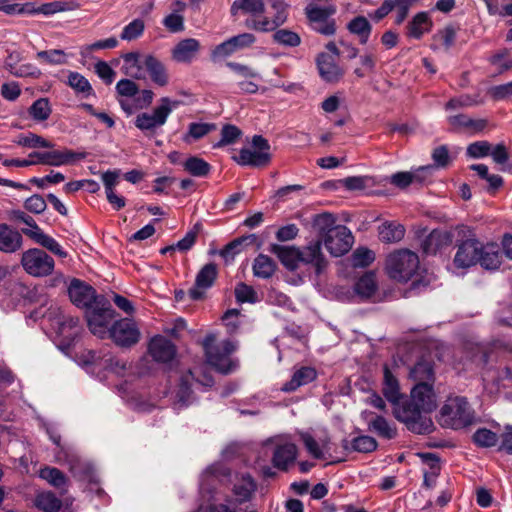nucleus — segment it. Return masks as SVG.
I'll use <instances>...</instances> for the list:
<instances>
[{
	"mask_svg": "<svg viewBox=\"0 0 512 512\" xmlns=\"http://www.w3.org/2000/svg\"><path fill=\"white\" fill-rule=\"evenodd\" d=\"M114 310L110 301L104 297L86 311V320L91 333L103 339L109 335L110 323L114 318Z\"/></svg>",
	"mask_w": 512,
	"mask_h": 512,
	"instance_id": "nucleus-7",
	"label": "nucleus"
},
{
	"mask_svg": "<svg viewBox=\"0 0 512 512\" xmlns=\"http://www.w3.org/2000/svg\"><path fill=\"white\" fill-rule=\"evenodd\" d=\"M411 400L426 414L437 407L436 395L430 383L415 384L411 390Z\"/></svg>",
	"mask_w": 512,
	"mask_h": 512,
	"instance_id": "nucleus-19",
	"label": "nucleus"
},
{
	"mask_svg": "<svg viewBox=\"0 0 512 512\" xmlns=\"http://www.w3.org/2000/svg\"><path fill=\"white\" fill-rule=\"evenodd\" d=\"M488 94L494 100H503L512 96V81L506 84L497 85L489 88Z\"/></svg>",
	"mask_w": 512,
	"mask_h": 512,
	"instance_id": "nucleus-64",
	"label": "nucleus"
},
{
	"mask_svg": "<svg viewBox=\"0 0 512 512\" xmlns=\"http://www.w3.org/2000/svg\"><path fill=\"white\" fill-rule=\"evenodd\" d=\"M298 454V448L294 443L277 441L272 455V464L275 468L287 471L294 464Z\"/></svg>",
	"mask_w": 512,
	"mask_h": 512,
	"instance_id": "nucleus-16",
	"label": "nucleus"
},
{
	"mask_svg": "<svg viewBox=\"0 0 512 512\" xmlns=\"http://www.w3.org/2000/svg\"><path fill=\"white\" fill-rule=\"evenodd\" d=\"M21 265L28 275L36 278L51 275L55 268L54 259L39 248H31L23 252Z\"/></svg>",
	"mask_w": 512,
	"mask_h": 512,
	"instance_id": "nucleus-9",
	"label": "nucleus"
},
{
	"mask_svg": "<svg viewBox=\"0 0 512 512\" xmlns=\"http://www.w3.org/2000/svg\"><path fill=\"white\" fill-rule=\"evenodd\" d=\"M235 297L238 302L244 303V302H255L257 299V294L255 290L245 284V283H239L235 288Z\"/></svg>",
	"mask_w": 512,
	"mask_h": 512,
	"instance_id": "nucleus-61",
	"label": "nucleus"
},
{
	"mask_svg": "<svg viewBox=\"0 0 512 512\" xmlns=\"http://www.w3.org/2000/svg\"><path fill=\"white\" fill-rule=\"evenodd\" d=\"M40 477L56 488L66 486L67 479L63 472L55 467H45L40 470Z\"/></svg>",
	"mask_w": 512,
	"mask_h": 512,
	"instance_id": "nucleus-52",
	"label": "nucleus"
},
{
	"mask_svg": "<svg viewBox=\"0 0 512 512\" xmlns=\"http://www.w3.org/2000/svg\"><path fill=\"white\" fill-rule=\"evenodd\" d=\"M145 29L144 21L141 19H134L126 25L120 35L122 40L131 41L140 37Z\"/></svg>",
	"mask_w": 512,
	"mask_h": 512,
	"instance_id": "nucleus-56",
	"label": "nucleus"
},
{
	"mask_svg": "<svg viewBox=\"0 0 512 512\" xmlns=\"http://www.w3.org/2000/svg\"><path fill=\"white\" fill-rule=\"evenodd\" d=\"M58 332L63 336H73L79 331V318L69 315H61L57 318Z\"/></svg>",
	"mask_w": 512,
	"mask_h": 512,
	"instance_id": "nucleus-50",
	"label": "nucleus"
},
{
	"mask_svg": "<svg viewBox=\"0 0 512 512\" xmlns=\"http://www.w3.org/2000/svg\"><path fill=\"white\" fill-rule=\"evenodd\" d=\"M270 144L261 135H254L251 148H242L238 156L233 159L242 166L263 167L270 163Z\"/></svg>",
	"mask_w": 512,
	"mask_h": 512,
	"instance_id": "nucleus-8",
	"label": "nucleus"
},
{
	"mask_svg": "<svg viewBox=\"0 0 512 512\" xmlns=\"http://www.w3.org/2000/svg\"><path fill=\"white\" fill-rule=\"evenodd\" d=\"M71 473L80 481L95 482L96 476L94 468L88 462L82 461L78 457H73L69 461Z\"/></svg>",
	"mask_w": 512,
	"mask_h": 512,
	"instance_id": "nucleus-37",
	"label": "nucleus"
},
{
	"mask_svg": "<svg viewBox=\"0 0 512 512\" xmlns=\"http://www.w3.org/2000/svg\"><path fill=\"white\" fill-rule=\"evenodd\" d=\"M184 169L193 176L205 177L210 173L211 166L202 158L191 156L183 163Z\"/></svg>",
	"mask_w": 512,
	"mask_h": 512,
	"instance_id": "nucleus-46",
	"label": "nucleus"
},
{
	"mask_svg": "<svg viewBox=\"0 0 512 512\" xmlns=\"http://www.w3.org/2000/svg\"><path fill=\"white\" fill-rule=\"evenodd\" d=\"M142 65L156 85L163 87L168 84L169 75L165 65L158 58L153 55H146L142 61Z\"/></svg>",
	"mask_w": 512,
	"mask_h": 512,
	"instance_id": "nucleus-25",
	"label": "nucleus"
},
{
	"mask_svg": "<svg viewBox=\"0 0 512 512\" xmlns=\"http://www.w3.org/2000/svg\"><path fill=\"white\" fill-rule=\"evenodd\" d=\"M217 274V266L214 263L204 265L196 275L195 286L188 292L190 298L193 300L200 299L203 295L201 290L210 288L215 282Z\"/></svg>",
	"mask_w": 512,
	"mask_h": 512,
	"instance_id": "nucleus-20",
	"label": "nucleus"
},
{
	"mask_svg": "<svg viewBox=\"0 0 512 512\" xmlns=\"http://www.w3.org/2000/svg\"><path fill=\"white\" fill-rule=\"evenodd\" d=\"M273 41L287 47H297L301 43L300 36L288 29H279L273 34Z\"/></svg>",
	"mask_w": 512,
	"mask_h": 512,
	"instance_id": "nucleus-53",
	"label": "nucleus"
},
{
	"mask_svg": "<svg viewBox=\"0 0 512 512\" xmlns=\"http://www.w3.org/2000/svg\"><path fill=\"white\" fill-rule=\"evenodd\" d=\"M434 169V165H426L419 167L413 172H398L391 176V183L399 188H406L411 183L423 182Z\"/></svg>",
	"mask_w": 512,
	"mask_h": 512,
	"instance_id": "nucleus-23",
	"label": "nucleus"
},
{
	"mask_svg": "<svg viewBox=\"0 0 512 512\" xmlns=\"http://www.w3.org/2000/svg\"><path fill=\"white\" fill-rule=\"evenodd\" d=\"M354 291L361 299L371 298L377 291L375 274L368 272L360 277L354 285Z\"/></svg>",
	"mask_w": 512,
	"mask_h": 512,
	"instance_id": "nucleus-39",
	"label": "nucleus"
},
{
	"mask_svg": "<svg viewBox=\"0 0 512 512\" xmlns=\"http://www.w3.org/2000/svg\"><path fill=\"white\" fill-rule=\"evenodd\" d=\"M14 143L28 148H52L54 144L34 133L20 134L14 139Z\"/></svg>",
	"mask_w": 512,
	"mask_h": 512,
	"instance_id": "nucleus-47",
	"label": "nucleus"
},
{
	"mask_svg": "<svg viewBox=\"0 0 512 512\" xmlns=\"http://www.w3.org/2000/svg\"><path fill=\"white\" fill-rule=\"evenodd\" d=\"M52 112L49 100L47 98H39L29 107V115L35 121H45Z\"/></svg>",
	"mask_w": 512,
	"mask_h": 512,
	"instance_id": "nucleus-51",
	"label": "nucleus"
},
{
	"mask_svg": "<svg viewBox=\"0 0 512 512\" xmlns=\"http://www.w3.org/2000/svg\"><path fill=\"white\" fill-rule=\"evenodd\" d=\"M474 442L481 447L495 446L498 437L497 434L488 429H478L473 435Z\"/></svg>",
	"mask_w": 512,
	"mask_h": 512,
	"instance_id": "nucleus-59",
	"label": "nucleus"
},
{
	"mask_svg": "<svg viewBox=\"0 0 512 512\" xmlns=\"http://www.w3.org/2000/svg\"><path fill=\"white\" fill-rule=\"evenodd\" d=\"M447 121L454 131H463L468 133H478L483 131L487 126V120L474 119L466 114L452 115L447 118Z\"/></svg>",
	"mask_w": 512,
	"mask_h": 512,
	"instance_id": "nucleus-22",
	"label": "nucleus"
},
{
	"mask_svg": "<svg viewBox=\"0 0 512 512\" xmlns=\"http://www.w3.org/2000/svg\"><path fill=\"white\" fill-rule=\"evenodd\" d=\"M181 104L180 100L162 97L152 113L143 112L136 116L135 126L141 131H155L166 124L172 111Z\"/></svg>",
	"mask_w": 512,
	"mask_h": 512,
	"instance_id": "nucleus-5",
	"label": "nucleus"
},
{
	"mask_svg": "<svg viewBox=\"0 0 512 512\" xmlns=\"http://www.w3.org/2000/svg\"><path fill=\"white\" fill-rule=\"evenodd\" d=\"M34 505L44 512H57L62 502L52 492H42L35 497Z\"/></svg>",
	"mask_w": 512,
	"mask_h": 512,
	"instance_id": "nucleus-45",
	"label": "nucleus"
},
{
	"mask_svg": "<svg viewBox=\"0 0 512 512\" xmlns=\"http://www.w3.org/2000/svg\"><path fill=\"white\" fill-rule=\"evenodd\" d=\"M231 14L237 15L239 11L249 14L250 18L261 15L265 11L263 0H235L231 5Z\"/></svg>",
	"mask_w": 512,
	"mask_h": 512,
	"instance_id": "nucleus-35",
	"label": "nucleus"
},
{
	"mask_svg": "<svg viewBox=\"0 0 512 512\" xmlns=\"http://www.w3.org/2000/svg\"><path fill=\"white\" fill-rule=\"evenodd\" d=\"M215 129L216 125L213 123H190L188 132L184 135L183 140L186 143H190L191 139L199 140Z\"/></svg>",
	"mask_w": 512,
	"mask_h": 512,
	"instance_id": "nucleus-48",
	"label": "nucleus"
},
{
	"mask_svg": "<svg viewBox=\"0 0 512 512\" xmlns=\"http://www.w3.org/2000/svg\"><path fill=\"white\" fill-rule=\"evenodd\" d=\"M269 250L289 270H295L301 262L300 249L298 248L272 244Z\"/></svg>",
	"mask_w": 512,
	"mask_h": 512,
	"instance_id": "nucleus-26",
	"label": "nucleus"
},
{
	"mask_svg": "<svg viewBox=\"0 0 512 512\" xmlns=\"http://www.w3.org/2000/svg\"><path fill=\"white\" fill-rule=\"evenodd\" d=\"M319 74L323 80L330 83L338 82L343 76V70L330 55L322 53L317 58Z\"/></svg>",
	"mask_w": 512,
	"mask_h": 512,
	"instance_id": "nucleus-24",
	"label": "nucleus"
},
{
	"mask_svg": "<svg viewBox=\"0 0 512 512\" xmlns=\"http://www.w3.org/2000/svg\"><path fill=\"white\" fill-rule=\"evenodd\" d=\"M431 28V22L429 20L428 14L425 12H420L414 16L412 21L408 25V36L419 39L428 32Z\"/></svg>",
	"mask_w": 512,
	"mask_h": 512,
	"instance_id": "nucleus-42",
	"label": "nucleus"
},
{
	"mask_svg": "<svg viewBox=\"0 0 512 512\" xmlns=\"http://www.w3.org/2000/svg\"><path fill=\"white\" fill-rule=\"evenodd\" d=\"M375 259L373 251L367 248H358L354 251L352 262L354 267H366Z\"/></svg>",
	"mask_w": 512,
	"mask_h": 512,
	"instance_id": "nucleus-60",
	"label": "nucleus"
},
{
	"mask_svg": "<svg viewBox=\"0 0 512 512\" xmlns=\"http://www.w3.org/2000/svg\"><path fill=\"white\" fill-rule=\"evenodd\" d=\"M277 268L276 262L265 254H259L253 262V275L262 279L271 278Z\"/></svg>",
	"mask_w": 512,
	"mask_h": 512,
	"instance_id": "nucleus-36",
	"label": "nucleus"
},
{
	"mask_svg": "<svg viewBox=\"0 0 512 512\" xmlns=\"http://www.w3.org/2000/svg\"><path fill=\"white\" fill-rule=\"evenodd\" d=\"M201 50L199 40L195 38H185L175 44L171 50V58L176 63L190 64L198 56Z\"/></svg>",
	"mask_w": 512,
	"mask_h": 512,
	"instance_id": "nucleus-18",
	"label": "nucleus"
},
{
	"mask_svg": "<svg viewBox=\"0 0 512 512\" xmlns=\"http://www.w3.org/2000/svg\"><path fill=\"white\" fill-rule=\"evenodd\" d=\"M474 421V411L464 397L448 398L440 410L439 422L446 428L461 429L473 424Z\"/></svg>",
	"mask_w": 512,
	"mask_h": 512,
	"instance_id": "nucleus-2",
	"label": "nucleus"
},
{
	"mask_svg": "<svg viewBox=\"0 0 512 512\" xmlns=\"http://www.w3.org/2000/svg\"><path fill=\"white\" fill-rule=\"evenodd\" d=\"M366 414L371 416V418L367 422L369 431L374 432L378 436L385 439H393L396 437V427L392 423H390L386 418L379 415H374L371 412Z\"/></svg>",
	"mask_w": 512,
	"mask_h": 512,
	"instance_id": "nucleus-28",
	"label": "nucleus"
},
{
	"mask_svg": "<svg viewBox=\"0 0 512 512\" xmlns=\"http://www.w3.org/2000/svg\"><path fill=\"white\" fill-rule=\"evenodd\" d=\"M37 59L51 65H62L66 63L65 52L61 49L39 51Z\"/></svg>",
	"mask_w": 512,
	"mask_h": 512,
	"instance_id": "nucleus-54",
	"label": "nucleus"
},
{
	"mask_svg": "<svg viewBox=\"0 0 512 512\" xmlns=\"http://www.w3.org/2000/svg\"><path fill=\"white\" fill-rule=\"evenodd\" d=\"M68 295L75 306L85 309V311L95 305L99 298L105 297L97 294L96 290L88 283L76 278L72 279L68 286Z\"/></svg>",
	"mask_w": 512,
	"mask_h": 512,
	"instance_id": "nucleus-10",
	"label": "nucleus"
},
{
	"mask_svg": "<svg viewBox=\"0 0 512 512\" xmlns=\"http://www.w3.org/2000/svg\"><path fill=\"white\" fill-rule=\"evenodd\" d=\"M409 377L416 384L430 383L432 385L434 382V368L432 362L428 359H420L410 369Z\"/></svg>",
	"mask_w": 512,
	"mask_h": 512,
	"instance_id": "nucleus-29",
	"label": "nucleus"
},
{
	"mask_svg": "<svg viewBox=\"0 0 512 512\" xmlns=\"http://www.w3.org/2000/svg\"><path fill=\"white\" fill-rule=\"evenodd\" d=\"M419 267L418 255L408 249H400L390 253L386 259L388 276L399 282H407Z\"/></svg>",
	"mask_w": 512,
	"mask_h": 512,
	"instance_id": "nucleus-3",
	"label": "nucleus"
},
{
	"mask_svg": "<svg viewBox=\"0 0 512 512\" xmlns=\"http://www.w3.org/2000/svg\"><path fill=\"white\" fill-rule=\"evenodd\" d=\"M478 262L485 269L494 270L499 268L501 264V253L498 245L494 243L483 245L481 243Z\"/></svg>",
	"mask_w": 512,
	"mask_h": 512,
	"instance_id": "nucleus-32",
	"label": "nucleus"
},
{
	"mask_svg": "<svg viewBox=\"0 0 512 512\" xmlns=\"http://www.w3.org/2000/svg\"><path fill=\"white\" fill-rule=\"evenodd\" d=\"M339 224H336V217L332 213H321L313 217L312 226L314 230L321 236L322 240L328 234L331 233L332 229L337 228Z\"/></svg>",
	"mask_w": 512,
	"mask_h": 512,
	"instance_id": "nucleus-40",
	"label": "nucleus"
},
{
	"mask_svg": "<svg viewBox=\"0 0 512 512\" xmlns=\"http://www.w3.org/2000/svg\"><path fill=\"white\" fill-rule=\"evenodd\" d=\"M255 488L256 485L252 477L249 474H243L235 483L233 491L238 501L244 502L250 499Z\"/></svg>",
	"mask_w": 512,
	"mask_h": 512,
	"instance_id": "nucleus-44",
	"label": "nucleus"
},
{
	"mask_svg": "<svg viewBox=\"0 0 512 512\" xmlns=\"http://www.w3.org/2000/svg\"><path fill=\"white\" fill-rule=\"evenodd\" d=\"M347 29L350 33L359 37L361 44H366L368 42L372 27L364 16H357L348 23Z\"/></svg>",
	"mask_w": 512,
	"mask_h": 512,
	"instance_id": "nucleus-43",
	"label": "nucleus"
},
{
	"mask_svg": "<svg viewBox=\"0 0 512 512\" xmlns=\"http://www.w3.org/2000/svg\"><path fill=\"white\" fill-rule=\"evenodd\" d=\"M85 154L75 153L69 149L47 151V165L61 166L83 159Z\"/></svg>",
	"mask_w": 512,
	"mask_h": 512,
	"instance_id": "nucleus-38",
	"label": "nucleus"
},
{
	"mask_svg": "<svg viewBox=\"0 0 512 512\" xmlns=\"http://www.w3.org/2000/svg\"><path fill=\"white\" fill-rule=\"evenodd\" d=\"M12 218L28 226V228L22 229V232L36 243L60 258L68 256L62 246L53 237L45 234L31 216L21 210H14L12 211Z\"/></svg>",
	"mask_w": 512,
	"mask_h": 512,
	"instance_id": "nucleus-6",
	"label": "nucleus"
},
{
	"mask_svg": "<svg viewBox=\"0 0 512 512\" xmlns=\"http://www.w3.org/2000/svg\"><path fill=\"white\" fill-rule=\"evenodd\" d=\"M382 393L386 400L392 404H397L403 398L398 379L393 375L388 366H384Z\"/></svg>",
	"mask_w": 512,
	"mask_h": 512,
	"instance_id": "nucleus-31",
	"label": "nucleus"
},
{
	"mask_svg": "<svg viewBox=\"0 0 512 512\" xmlns=\"http://www.w3.org/2000/svg\"><path fill=\"white\" fill-rule=\"evenodd\" d=\"M317 377V372L312 367H301L296 370L292 375L290 381L286 382L282 390L285 392H293L299 387L307 385L314 381Z\"/></svg>",
	"mask_w": 512,
	"mask_h": 512,
	"instance_id": "nucleus-30",
	"label": "nucleus"
},
{
	"mask_svg": "<svg viewBox=\"0 0 512 512\" xmlns=\"http://www.w3.org/2000/svg\"><path fill=\"white\" fill-rule=\"evenodd\" d=\"M393 405L395 418L404 423L410 431L417 434H426L433 430L432 420L412 400L403 404L397 402Z\"/></svg>",
	"mask_w": 512,
	"mask_h": 512,
	"instance_id": "nucleus-4",
	"label": "nucleus"
},
{
	"mask_svg": "<svg viewBox=\"0 0 512 512\" xmlns=\"http://www.w3.org/2000/svg\"><path fill=\"white\" fill-rule=\"evenodd\" d=\"M299 435L308 453L316 459L324 458L325 453L330 450L327 438L317 441L308 432H301Z\"/></svg>",
	"mask_w": 512,
	"mask_h": 512,
	"instance_id": "nucleus-34",
	"label": "nucleus"
},
{
	"mask_svg": "<svg viewBox=\"0 0 512 512\" xmlns=\"http://www.w3.org/2000/svg\"><path fill=\"white\" fill-rule=\"evenodd\" d=\"M109 336L116 345L131 347L139 342L141 333L133 320L123 318L110 327Z\"/></svg>",
	"mask_w": 512,
	"mask_h": 512,
	"instance_id": "nucleus-11",
	"label": "nucleus"
},
{
	"mask_svg": "<svg viewBox=\"0 0 512 512\" xmlns=\"http://www.w3.org/2000/svg\"><path fill=\"white\" fill-rule=\"evenodd\" d=\"M162 24L171 33H180L185 29L184 16L176 12L165 16Z\"/></svg>",
	"mask_w": 512,
	"mask_h": 512,
	"instance_id": "nucleus-57",
	"label": "nucleus"
},
{
	"mask_svg": "<svg viewBox=\"0 0 512 512\" xmlns=\"http://www.w3.org/2000/svg\"><path fill=\"white\" fill-rule=\"evenodd\" d=\"M242 135L241 130L235 125H224L221 130V139L215 145V147H222L228 144L236 142V140Z\"/></svg>",
	"mask_w": 512,
	"mask_h": 512,
	"instance_id": "nucleus-58",
	"label": "nucleus"
},
{
	"mask_svg": "<svg viewBox=\"0 0 512 512\" xmlns=\"http://www.w3.org/2000/svg\"><path fill=\"white\" fill-rule=\"evenodd\" d=\"M24 207L31 213L41 214L46 210L47 204L41 195L34 194L25 201Z\"/></svg>",
	"mask_w": 512,
	"mask_h": 512,
	"instance_id": "nucleus-62",
	"label": "nucleus"
},
{
	"mask_svg": "<svg viewBox=\"0 0 512 512\" xmlns=\"http://www.w3.org/2000/svg\"><path fill=\"white\" fill-rule=\"evenodd\" d=\"M481 242L476 239H468L462 242L457 249L454 257V264L457 268H469L479 260V251Z\"/></svg>",
	"mask_w": 512,
	"mask_h": 512,
	"instance_id": "nucleus-17",
	"label": "nucleus"
},
{
	"mask_svg": "<svg viewBox=\"0 0 512 512\" xmlns=\"http://www.w3.org/2000/svg\"><path fill=\"white\" fill-rule=\"evenodd\" d=\"M321 246L322 241L317 240L300 250L301 262L312 265L317 274H320L327 266V261L322 253Z\"/></svg>",
	"mask_w": 512,
	"mask_h": 512,
	"instance_id": "nucleus-21",
	"label": "nucleus"
},
{
	"mask_svg": "<svg viewBox=\"0 0 512 512\" xmlns=\"http://www.w3.org/2000/svg\"><path fill=\"white\" fill-rule=\"evenodd\" d=\"M23 55L19 51H8V55L4 60V68L12 76L17 78H39L41 71L31 63H23Z\"/></svg>",
	"mask_w": 512,
	"mask_h": 512,
	"instance_id": "nucleus-14",
	"label": "nucleus"
},
{
	"mask_svg": "<svg viewBox=\"0 0 512 512\" xmlns=\"http://www.w3.org/2000/svg\"><path fill=\"white\" fill-rule=\"evenodd\" d=\"M273 7L277 10V13L273 19L258 15L254 18H248L245 21V26L249 29H253L260 32H269L275 30L277 27L282 25L286 19V7L287 5L282 1H277L273 4Z\"/></svg>",
	"mask_w": 512,
	"mask_h": 512,
	"instance_id": "nucleus-13",
	"label": "nucleus"
},
{
	"mask_svg": "<svg viewBox=\"0 0 512 512\" xmlns=\"http://www.w3.org/2000/svg\"><path fill=\"white\" fill-rule=\"evenodd\" d=\"M351 448L356 452L370 453L376 450L377 441L371 436H358L351 441Z\"/></svg>",
	"mask_w": 512,
	"mask_h": 512,
	"instance_id": "nucleus-55",
	"label": "nucleus"
},
{
	"mask_svg": "<svg viewBox=\"0 0 512 512\" xmlns=\"http://www.w3.org/2000/svg\"><path fill=\"white\" fill-rule=\"evenodd\" d=\"M68 85L75 90V92L88 97L93 94V88L89 81L78 72H70L68 76Z\"/></svg>",
	"mask_w": 512,
	"mask_h": 512,
	"instance_id": "nucleus-49",
	"label": "nucleus"
},
{
	"mask_svg": "<svg viewBox=\"0 0 512 512\" xmlns=\"http://www.w3.org/2000/svg\"><path fill=\"white\" fill-rule=\"evenodd\" d=\"M21 234L6 224H0V251L14 253L22 247Z\"/></svg>",
	"mask_w": 512,
	"mask_h": 512,
	"instance_id": "nucleus-27",
	"label": "nucleus"
},
{
	"mask_svg": "<svg viewBox=\"0 0 512 512\" xmlns=\"http://www.w3.org/2000/svg\"><path fill=\"white\" fill-rule=\"evenodd\" d=\"M336 12V9L332 5L325 7L318 6L317 4L310 3L305 8V14L310 22V25L320 23L330 19L331 16Z\"/></svg>",
	"mask_w": 512,
	"mask_h": 512,
	"instance_id": "nucleus-41",
	"label": "nucleus"
},
{
	"mask_svg": "<svg viewBox=\"0 0 512 512\" xmlns=\"http://www.w3.org/2000/svg\"><path fill=\"white\" fill-rule=\"evenodd\" d=\"M490 63L497 66L500 72H504L512 68V59L508 58V51L503 50L490 57Z\"/></svg>",
	"mask_w": 512,
	"mask_h": 512,
	"instance_id": "nucleus-63",
	"label": "nucleus"
},
{
	"mask_svg": "<svg viewBox=\"0 0 512 512\" xmlns=\"http://www.w3.org/2000/svg\"><path fill=\"white\" fill-rule=\"evenodd\" d=\"M378 235L384 243H396L404 237L405 228L400 223L386 221L378 227Z\"/></svg>",
	"mask_w": 512,
	"mask_h": 512,
	"instance_id": "nucleus-33",
	"label": "nucleus"
},
{
	"mask_svg": "<svg viewBox=\"0 0 512 512\" xmlns=\"http://www.w3.org/2000/svg\"><path fill=\"white\" fill-rule=\"evenodd\" d=\"M148 353L158 363H170L176 356L174 343L162 335H156L149 341Z\"/></svg>",
	"mask_w": 512,
	"mask_h": 512,
	"instance_id": "nucleus-15",
	"label": "nucleus"
},
{
	"mask_svg": "<svg viewBox=\"0 0 512 512\" xmlns=\"http://www.w3.org/2000/svg\"><path fill=\"white\" fill-rule=\"evenodd\" d=\"M353 240L351 231L344 225H338L337 228L332 229L331 233L324 237L322 243L332 256L339 257L351 249Z\"/></svg>",
	"mask_w": 512,
	"mask_h": 512,
	"instance_id": "nucleus-12",
	"label": "nucleus"
},
{
	"mask_svg": "<svg viewBox=\"0 0 512 512\" xmlns=\"http://www.w3.org/2000/svg\"><path fill=\"white\" fill-rule=\"evenodd\" d=\"M216 340L217 337L213 333L206 335L203 339L206 361L217 371L228 374L237 367V362L230 358V355L236 351L237 344L230 340L216 343Z\"/></svg>",
	"mask_w": 512,
	"mask_h": 512,
	"instance_id": "nucleus-1",
	"label": "nucleus"
}]
</instances>
